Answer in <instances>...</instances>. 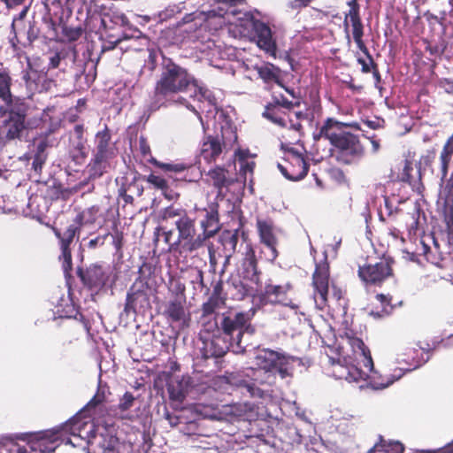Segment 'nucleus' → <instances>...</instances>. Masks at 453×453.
<instances>
[{
	"label": "nucleus",
	"instance_id": "obj_1",
	"mask_svg": "<svg viewBox=\"0 0 453 453\" xmlns=\"http://www.w3.org/2000/svg\"><path fill=\"white\" fill-rule=\"evenodd\" d=\"M337 358L329 357L332 364V375L338 380L356 383L359 388H370L381 390L391 386L404 374V368H396L391 374H382L376 370L369 349L364 342L346 332L340 335L335 346ZM418 351L414 348L400 345L395 349V361L398 365L405 364L416 368ZM408 367L405 370L411 371Z\"/></svg>",
	"mask_w": 453,
	"mask_h": 453
},
{
	"label": "nucleus",
	"instance_id": "obj_2",
	"mask_svg": "<svg viewBox=\"0 0 453 453\" xmlns=\"http://www.w3.org/2000/svg\"><path fill=\"white\" fill-rule=\"evenodd\" d=\"M104 401V394L98 391L79 413L58 427L65 445H69L73 453H87L86 444L93 438L97 439L94 420Z\"/></svg>",
	"mask_w": 453,
	"mask_h": 453
},
{
	"label": "nucleus",
	"instance_id": "obj_3",
	"mask_svg": "<svg viewBox=\"0 0 453 453\" xmlns=\"http://www.w3.org/2000/svg\"><path fill=\"white\" fill-rule=\"evenodd\" d=\"M190 86L196 87L195 78L185 68L169 62L165 65L160 78L156 83L155 93L158 100H164L161 105H185L194 111L203 123V118L198 111L180 96Z\"/></svg>",
	"mask_w": 453,
	"mask_h": 453
},
{
	"label": "nucleus",
	"instance_id": "obj_4",
	"mask_svg": "<svg viewBox=\"0 0 453 453\" xmlns=\"http://www.w3.org/2000/svg\"><path fill=\"white\" fill-rule=\"evenodd\" d=\"M64 441L58 427L34 434H22L15 437L4 435L0 437V453H28L26 445L32 451L50 453Z\"/></svg>",
	"mask_w": 453,
	"mask_h": 453
},
{
	"label": "nucleus",
	"instance_id": "obj_5",
	"mask_svg": "<svg viewBox=\"0 0 453 453\" xmlns=\"http://www.w3.org/2000/svg\"><path fill=\"white\" fill-rule=\"evenodd\" d=\"M319 137H324L337 150L339 161L349 164L360 158L364 153L357 137L347 130L343 123L329 119L320 128Z\"/></svg>",
	"mask_w": 453,
	"mask_h": 453
},
{
	"label": "nucleus",
	"instance_id": "obj_6",
	"mask_svg": "<svg viewBox=\"0 0 453 453\" xmlns=\"http://www.w3.org/2000/svg\"><path fill=\"white\" fill-rule=\"evenodd\" d=\"M194 93V98L201 102L203 106L200 107L202 111H205L206 123L203 121L202 125L203 129L209 128L210 121L211 119H214V127L217 129V124L221 131L222 139L228 143H234L237 141V134L235 128L226 119L225 114L222 111H219L217 108L216 98L212 92L203 87H198L196 85Z\"/></svg>",
	"mask_w": 453,
	"mask_h": 453
},
{
	"label": "nucleus",
	"instance_id": "obj_7",
	"mask_svg": "<svg viewBox=\"0 0 453 453\" xmlns=\"http://www.w3.org/2000/svg\"><path fill=\"white\" fill-rule=\"evenodd\" d=\"M236 21L228 19V22L235 24L239 27L240 34H246L250 28L255 33V41L259 49L275 57L277 51L276 41L273 36L270 27L263 21L255 19L250 13L238 12L236 13Z\"/></svg>",
	"mask_w": 453,
	"mask_h": 453
},
{
	"label": "nucleus",
	"instance_id": "obj_8",
	"mask_svg": "<svg viewBox=\"0 0 453 453\" xmlns=\"http://www.w3.org/2000/svg\"><path fill=\"white\" fill-rule=\"evenodd\" d=\"M255 365L257 369L265 371V373L278 372L281 379L292 376L293 370L301 361L290 356L262 349L255 352Z\"/></svg>",
	"mask_w": 453,
	"mask_h": 453
},
{
	"label": "nucleus",
	"instance_id": "obj_9",
	"mask_svg": "<svg viewBox=\"0 0 453 453\" xmlns=\"http://www.w3.org/2000/svg\"><path fill=\"white\" fill-rule=\"evenodd\" d=\"M250 316L249 313L238 312L223 319L221 326L225 334L230 337V346L234 353L239 354L244 351L241 346V338L243 334H251L253 329L250 326Z\"/></svg>",
	"mask_w": 453,
	"mask_h": 453
},
{
	"label": "nucleus",
	"instance_id": "obj_10",
	"mask_svg": "<svg viewBox=\"0 0 453 453\" xmlns=\"http://www.w3.org/2000/svg\"><path fill=\"white\" fill-rule=\"evenodd\" d=\"M178 230V240L173 245H179L180 252H193L201 248L204 242V237L196 235L194 220L187 215L181 216L175 222Z\"/></svg>",
	"mask_w": 453,
	"mask_h": 453
},
{
	"label": "nucleus",
	"instance_id": "obj_11",
	"mask_svg": "<svg viewBox=\"0 0 453 453\" xmlns=\"http://www.w3.org/2000/svg\"><path fill=\"white\" fill-rule=\"evenodd\" d=\"M23 81L29 94L49 91L55 81L48 77L47 73L34 68L30 62L27 63V68L23 72Z\"/></svg>",
	"mask_w": 453,
	"mask_h": 453
},
{
	"label": "nucleus",
	"instance_id": "obj_12",
	"mask_svg": "<svg viewBox=\"0 0 453 453\" xmlns=\"http://www.w3.org/2000/svg\"><path fill=\"white\" fill-rule=\"evenodd\" d=\"M278 168L281 173L290 180H299L303 179L308 171L307 164L303 157L294 150L287 152L285 164H278Z\"/></svg>",
	"mask_w": 453,
	"mask_h": 453
},
{
	"label": "nucleus",
	"instance_id": "obj_13",
	"mask_svg": "<svg viewBox=\"0 0 453 453\" xmlns=\"http://www.w3.org/2000/svg\"><path fill=\"white\" fill-rule=\"evenodd\" d=\"M257 231L260 237V242L265 245L267 250L264 251L265 258L268 261H274L278 257L277 235L273 225L270 221L258 219L257 222Z\"/></svg>",
	"mask_w": 453,
	"mask_h": 453
},
{
	"label": "nucleus",
	"instance_id": "obj_14",
	"mask_svg": "<svg viewBox=\"0 0 453 453\" xmlns=\"http://www.w3.org/2000/svg\"><path fill=\"white\" fill-rule=\"evenodd\" d=\"M349 26H351L352 27L353 39L357 48L364 53H366L367 49L362 39L364 35V27L359 17L358 7L355 3L350 5V9L344 19V27L345 31L347 33V39L349 42V36L348 35V28Z\"/></svg>",
	"mask_w": 453,
	"mask_h": 453
},
{
	"label": "nucleus",
	"instance_id": "obj_15",
	"mask_svg": "<svg viewBox=\"0 0 453 453\" xmlns=\"http://www.w3.org/2000/svg\"><path fill=\"white\" fill-rule=\"evenodd\" d=\"M315 288L314 300L318 308L323 309L327 301L328 294V266L324 264L316 267L313 274Z\"/></svg>",
	"mask_w": 453,
	"mask_h": 453
},
{
	"label": "nucleus",
	"instance_id": "obj_16",
	"mask_svg": "<svg viewBox=\"0 0 453 453\" xmlns=\"http://www.w3.org/2000/svg\"><path fill=\"white\" fill-rule=\"evenodd\" d=\"M391 274V268L388 261L381 260L374 265L360 266L358 275L365 283H380Z\"/></svg>",
	"mask_w": 453,
	"mask_h": 453
},
{
	"label": "nucleus",
	"instance_id": "obj_17",
	"mask_svg": "<svg viewBox=\"0 0 453 453\" xmlns=\"http://www.w3.org/2000/svg\"><path fill=\"white\" fill-rule=\"evenodd\" d=\"M25 128V117L18 112H10L0 127V139L3 141L18 138Z\"/></svg>",
	"mask_w": 453,
	"mask_h": 453
},
{
	"label": "nucleus",
	"instance_id": "obj_18",
	"mask_svg": "<svg viewBox=\"0 0 453 453\" xmlns=\"http://www.w3.org/2000/svg\"><path fill=\"white\" fill-rule=\"evenodd\" d=\"M140 406L137 405L134 396L127 392L119 399V403L112 409V415L120 419L134 420L138 417Z\"/></svg>",
	"mask_w": 453,
	"mask_h": 453
},
{
	"label": "nucleus",
	"instance_id": "obj_19",
	"mask_svg": "<svg viewBox=\"0 0 453 453\" xmlns=\"http://www.w3.org/2000/svg\"><path fill=\"white\" fill-rule=\"evenodd\" d=\"M77 232V226L72 225L61 234L58 230H55L56 235L60 239L62 255L60 258L63 260V267L65 271L72 267V256L69 250V245L73 242Z\"/></svg>",
	"mask_w": 453,
	"mask_h": 453
},
{
	"label": "nucleus",
	"instance_id": "obj_20",
	"mask_svg": "<svg viewBox=\"0 0 453 453\" xmlns=\"http://www.w3.org/2000/svg\"><path fill=\"white\" fill-rule=\"evenodd\" d=\"M343 419V422L335 425V427L340 434H347V438L346 440L340 438L336 443L338 444L341 453H347L349 449H354L356 447L354 441L355 427L352 423L347 422L349 420L347 418Z\"/></svg>",
	"mask_w": 453,
	"mask_h": 453
},
{
	"label": "nucleus",
	"instance_id": "obj_21",
	"mask_svg": "<svg viewBox=\"0 0 453 453\" xmlns=\"http://www.w3.org/2000/svg\"><path fill=\"white\" fill-rule=\"evenodd\" d=\"M190 384L191 379L189 376L176 377L171 380L168 384V392L171 399L182 402L188 393Z\"/></svg>",
	"mask_w": 453,
	"mask_h": 453
},
{
	"label": "nucleus",
	"instance_id": "obj_22",
	"mask_svg": "<svg viewBox=\"0 0 453 453\" xmlns=\"http://www.w3.org/2000/svg\"><path fill=\"white\" fill-rule=\"evenodd\" d=\"M221 152L222 145L219 138L208 136L202 144L200 158H203L207 163H211L216 160Z\"/></svg>",
	"mask_w": 453,
	"mask_h": 453
},
{
	"label": "nucleus",
	"instance_id": "obj_23",
	"mask_svg": "<svg viewBox=\"0 0 453 453\" xmlns=\"http://www.w3.org/2000/svg\"><path fill=\"white\" fill-rule=\"evenodd\" d=\"M235 157L240 165V173L244 176L245 180H247V174L250 173L252 175L256 157V154L251 153L248 149H238L235 151Z\"/></svg>",
	"mask_w": 453,
	"mask_h": 453
},
{
	"label": "nucleus",
	"instance_id": "obj_24",
	"mask_svg": "<svg viewBox=\"0 0 453 453\" xmlns=\"http://www.w3.org/2000/svg\"><path fill=\"white\" fill-rule=\"evenodd\" d=\"M231 348L230 344L219 336H214L211 341L204 342V356L209 357H221L226 350Z\"/></svg>",
	"mask_w": 453,
	"mask_h": 453
},
{
	"label": "nucleus",
	"instance_id": "obj_25",
	"mask_svg": "<svg viewBox=\"0 0 453 453\" xmlns=\"http://www.w3.org/2000/svg\"><path fill=\"white\" fill-rule=\"evenodd\" d=\"M82 280L90 288H100L104 285L106 277L102 267L98 265L90 266L85 274L81 275Z\"/></svg>",
	"mask_w": 453,
	"mask_h": 453
},
{
	"label": "nucleus",
	"instance_id": "obj_26",
	"mask_svg": "<svg viewBox=\"0 0 453 453\" xmlns=\"http://www.w3.org/2000/svg\"><path fill=\"white\" fill-rule=\"evenodd\" d=\"M205 212L206 219L201 222L204 239L212 236L219 229L217 210L211 208L210 211L205 210Z\"/></svg>",
	"mask_w": 453,
	"mask_h": 453
},
{
	"label": "nucleus",
	"instance_id": "obj_27",
	"mask_svg": "<svg viewBox=\"0 0 453 453\" xmlns=\"http://www.w3.org/2000/svg\"><path fill=\"white\" fill-rule=\"evenodd\" d=\"M110 134L107 130L98 132L96 136V160L102 162L107 157V148L109 145Z\"/></svg>",
	"mask_w": 453,
	"mask_h": 453
},
{
	"label": "nucleus",
	"instance_id": "obj_28",
	"mask_svg": "<svg viewBox=\"0 0 453 453\" xmlns=\"http://www.w3.org/2000/svg\"><path fill=\"white\" fill-rule=\"evenodd\" d=\"M167 316L176 322H184L186 319V312L183 304L180 301L170 302L165 311Z\"/></svg>",
	"mask_w": 453,
	"mask_h": 453
},
{
	"label": "nucleus",
	"instance_id": "obj_29",
	"mask_svg": "<svg viewBox=\"0 0 453 453\" xmlns=\"http://www.w3.org/2000/svg\"><path fill=\"white\" fill-rule=\"evenodd\" d=\"M265 293L268 296V298L272 302H277L284 303L285 305H290V307L293 310L297 309V305L296 304H288L287 303H284L285 297L284 295L286 293V288L281 286H275V285H268L265 288Z\"/></svg>",
	"mask_w": 453,
	"mask_h": 453
},
{
	"label": "nucleus",
	"instance_id": "obj_30",
	"mask_svg": "<svg viewBox=\"0 0 453 453\" xmlns=\"http://www.w3.org/2000/svg\"><path fill=\"white\" fill-rule=\"evenodd\" d=\"M98 214V208L93 206L84 210L77 215L75 223L80 226H92L95 224Z\"/></svg>",
	"mask_w": 453,
	"mask_h": 453
},
{
	"label": "nucleus",
	"instance_id": "obj_31",
	"mask_svg": "<svg viewBox=\"0 0 453 453\" xmlns=\"http://www.w3.org/2000/svg\"><path fill=\"white\" fill-rule=\"evenodd\" d=\"M375 301L377 303V311H372L371 314L376 317H382L384 315L389 314L393 306L390 303V298L388 296L380 294L375 296Z\"/></svg>",
	"mask_w": 453,
	"mask_h": 453
},
{
	"label": "nucleus",
	"instance_id": "obj_32",
	"mask_svg": "<svg viewBox=\"0 0 453 453\" xmlns=\"http://www.w3.org/2000/svg\"><path fill=\"white\" fill-rule=\"evenodd\" d=\"M403 446L398 441L375 445L369 453H403Z\"/></svg>",
	"mask_w": 453,
	"mask_h": 453
},
{
	"label": "nucleus",
	"instance_id": "obj_33",
	"mask_svg": "<svg viewBox=\"0 0 453 453\" xmlns=\"http://www.w3.org/2000/svg\"><path fill=\"white\" fill-rule=\"evenodd\" d=\"M11 77L10 75L4 72L0 71V98H2L4 102H11Z\"/></svg>",
	"mask_w": 453,
	"mask_h": 453
},
{
	"label": "nucleus",
	"instance_id": "obj_34",
	"mask_svg": "<svg viewBox=\"0 0 453 453\" xmlns=\"http://www.w3.org/2000/svg\"><path fill=\"white\" fill-rule=\"evenodd\" d=\"M100 440L103 441H98L102 453H115V448L118 444V439L112 435H109L107 437L100 436Z\"/></svg>",
	"mask_w": 453,
	"mask_h": 453
},
{
	"label": "nucleus",
	"instance_id": "obj_35",
	"mask_svg": "<svg viewBox=\"0 0 453 453\" xmlns=\"http://www.w3.org/2000/svg\"><path fill=\"white\" fill-rule=\"evenodd\" d=\"M257 73H258L259 76L265 81H272L277 78L274 67L272 65H264V66L257 68Z\"/></svg>",
	"mask_w": 453,
	"mask_h": 453
},
{
	"label": "nucleus",
	"instance_id": "obj_36",
	"mask_svg": "<svg viewBox=\"0 0 453 453\" xmlns=\"http://www.w3.org/2000/svg\"><path fill=\"white\" fill-rule=\"evenodd\" d=\"M147 181L153 185L155 188L162 190V192L166 190L168 188L167 181L164 178L153 173L148 176Z\"/></svg>",
	"mask_w": 453,
	"mask_h": 453
},
{
	"label": "nucleus",
	"instance_id": "obj_37",
	"mask_svg": "<svg viewBox=\"0 0 453 453\" xmlns=\"http://www.w3.org/2000/svg\"><path fill=\"white\" fill-rule=\"evenodd\" d=\"M209 175L213 179L214 185L217 187H220L224 184L226 180L225 172L221 168H216L210 171Z\"/></svg>",
	"mask_w": 453,
	"mask_h": 453
},
{
	"label": "nucleus",
	"instance_id": "obj_38",
	"mask_svg": "<svg viewBox=\"0 0 453 453\" xmlns=\"http://www.w3.org/2000/svg\"><path fill=\"white\" fill-rule=\"evenodd\" d=\"M155 164H156V165H157L158 167H160L165 171H171V172H176V173L182 172L186 168L185 165L182 164L172 165V164H164V163H159V162H156Z\"/></svg>",
	"mask_w": 453,
	"mask_h": 453
},
{
	"label": "nucleus",
	"instance_id": "obj_39",
	"mask_svg": "<svg viewBox=\"0 0 453 453\" xmlns=\"http://www.w3.org/2000/svg\"><path fill=\"white\" fill-rule=\"evenodd\" d=\"M35 145L37 149L36 153L44 154V150L50 145V143L46 138H40L35 141Z\"/></svg>",
	"mask_w": 453,
	"mask_h": 453
},
{
	"label": "nucleus",
	"instance_id": "obj_40",
	"mask_svg": "<svg viewBox=\"0 0 453 453\" xmlns=\"http://www.w3.org/2000/svg\"><path fill=\"white\" fill-rule=\"evenodd\" d=\"M182 211L179 209H174L173 207H169L167 208L165 212H164V215H163V218L165 219H172V218H174L176 216H180V218L181 216H183L184 214L181 213Z\"/></svg>",
	"mask_w": 453,
	"mask_h": 453
},
{
	"label": "nucleus",
	"instance_id": "obj_41",
	"mask_svg": "<svg viewBox=\"0 0 453 453\" xmlns=\"http://www.w3.org/2000/svg\"><path fill=\"white\" fill-rule=\"evenodd\" d=\"M45 158L46 157L44 154L36 153L35 159L33 161V166L35 171L42 167V164L45 161Z\"/></svg>",
	"mask_w": 453,
	"mask_h": 453
},
{
	"label": "nucleus",
	"instance_id": "obj_42",
	"mask_svg": "<svg viewBox=\"0 0 453 453\" xmlns=\"http://www.w3.org/2000/svg\"><path fill=\"white\" fill-rule=\"evenodd\" d=\"M420 453H453V441L443 448L435 450L422 451Z\"/></svg>",
	"mask_w": 453,
	"mask_h": 453
},
{
	"label": "nucleus",
	"instance_id": "obj_43",
	"mask_svg": "<svg viewBox=\"0 0 453 453\" xmlns=\"http://www.w3.org/2000/svg\"><path fill=\"white\" fill-rule=\"evenodd\" d=\"M312 0H291L292 8H301L307 6Z\"/></svg>",
	"mask_w": 453,
	"mask_h": 453
},
{
	"label": "nucleus",
	"instance_id": "obj_44",
	"mask_svg": "<svg viewBox=\"0 0 453 453\" xmlns=\"http://www.w3.org/2000/svg\"><path fill=\"white\" fill-rule=\"evenodd\" d=\"M60 63V56L58 53H56L54 56H52L50 58V67L51 68H57L59 65Z\"/></svg>",
	"mask_w": 453,
	"mask_h": 453
},
{
	"label": "nucleus",
	"instance_id": "obj_45",
	"mask_svg": "<svg viewBox=\"0 0 453 453\" xmlns=\"http://www.w3.org/2000/svg\"><path fill=\"white\" fill-rule=\"evenodd\" d=\"M441 343L445 348L453 347V334L443 339Z\"/></svg>",
	"mask_w": 453,
	"mask_h": 453
},
{
	"label": "nucleus",
	"instance_id": "obj_46",
	"mask_svg": "<svg viewBox=\"0 0 453 453\" xmlns=\"http://www.w3.org/2000/svg\"><path fill=\"white\" fill-rule=\"evenodd\" d=\"M164 196L168 199V200H174L178 197V195L177 193L172 191V190H169L168 188L166 190H165L163 192Z\"/></svg>",
	"mask_w": 453,
	"mask_h": 453
},
{
	"label": "nucleus",
	"instance_id": "obj_47",
	"mask_svg": "<svg viewBox=\"0 0 453 453\" xmlns=\"http://www.w3.org/2000/svg\"><path fill=\"white\" fill-rule=\"evenodd\" d=\"M332 296L335 299V300H340L342 298V292L340 288H335L334 286L332 287Z\"/></svg>",
	"mask_w": 453,
	"mask_h": 453
},
{
	"label": "nucleus",
	"instance_id": "obj_48",
	"mask_svg": "<svg viewBox=\"0 0 453 453\" xmlns=\"http://www.w3.org/2000/svg\"><path fill=\"white\" fill-rule=\"evenodd\" d=\"M163 235H164V238H165V242L166 243H170V241H171V238H172V235H173L172 230L164 231L163 232Z\"/></svg>",
	"mask_w": 453,
	"mask_h": 453
},
{
	"label": "nucleus",
	"instance_id": "obj_49",
	"mask_svg": "<svg viewBox=\"0 0 453 453\" xmlns=\"http://www.w3.org/2000/svg\"><path fill=\"white\" fill-rule=\"evenodd\" d=\"M371 143H372V151L373 152H377L380 149V143L375 141V140H372L371 141Z\"/></svg>",
	"mask_w": 453,
	"mask_h": 453
},
{
	"label": "nucleus",
	"instance_id": "obj_50",
	"mask_svg": "<svg viewBox=\"0 0 453 453\" xmlns=\"http://www.w3.org/2000/svg\"><path fill=\"white\" fill-rule=\"evenodd\" d=\"M341 242H342V240H341V239H339V240L335 242V244H334V246H328V247H327V249H326V252H328V249H329L330 247H332L333 250H334V252H336V250H337L338 247H339V246H340V244H341Z\"/></svg>",
	"mask_w": 453,
	"mask_h": 453
},
{
	"label": "nucleus",
	"instance_id": "obj_51",
	"mask_svg": "<svg viewBox=\"0 0 453 453\" xmlns=\"http://www.w3.org/2000/svg\"><path fill=\"white\" fill-rule=\"evenodd\" d=\"M230 242L233 245V247H234L237 242V237L235 235H232L230 237Z\"/></svg>",
	"mask_w": 453,
	"mask_h": 453
},
{
	"label": "nucleus",
	"instance_id": "obj_52",
	"mask_svg": "<svg viewBox=\"0 0 453 453\" xmlns=\"http://www.w3.org/2000/svg\"><path fill=\"white\" fill-rule=\"evenodd\" d=\"M119 19L120 20V24L121 25H126L127 24V18L124 15H120L119 17Z\"/></svg>",
	"mask_w": 453,
	"mask_h": 453
},
{
	"label": "nucleus",
	"instance_id": "obj_53",
	"mask_svg": "<svg viewBox=\"0 0 453 453\" xmlns=\"http://www.w3.org/2000/svg\"><path fill=\"white\" fill-rule=\"evenodd\" d=\"M332 418L335 420L338 419V412L337 411H334L333 415H332Z\"/></svg>",
	"mask_w": 453,
	"mask_h": 453
},
{
	"label": "nucleus",
	"instance_id": "obj_54",
	"mask_svg": "<svg viewBox=\"0 0 453 453\" xmlns=\"http://www.w3.org/2000/svg\"><path fill=\"white\" fill-rule=\"evenodd\" d=\"M448 226H449V231H453V222H452V224H451V223L449 221V222H448Z\"/></svg>",
	"mask_w": 453,
	"mask_h": 453
},
{
	"label": "nucleus",
	"instance_id": "obj_55",
	"mask_svg": "<svg viewBox=\"0 0 453 453\" xmlns=\"http://www.w3.org/2000/svg\"><path fill=\"white\" fill-rule=\"evenodd\" d=\"M293 127H294V128L296 130H298L301 127V125L300 124H295V125H293Z\"/></svg>",
	"mask_w": 453,
	"mask_h": 453
},
{
	"label": "nucleus",
	"instance_id": "obj_56",
	"mask_svg": "<svg viewBox=\"0 0 453 453\" xmlns=\"http://www.w3.org/2000/svg\"><path fill=\"white\" fill-rule=\"evenodd\" d=\"M254 380H258V381H260L261 383H263V382H264V380H259L257 377H256Z\"/></svg>",
	"mask_w": 453,
	"mask_h": 453
},
{
	"label": "nucleus",
	"instance_id": "obj_57",
	"mask_svg": "<svg viewBox=\"0 0 453 453\" xmlns=\"http://www.w3.org/2000/svg\"><path fill=\"white\" fill-rule=\"evenodd\" d=\"M363 69H364V71H365V72H367V71H368V69L366 68V66H365V65H364Z\"/></svg>",
	"mask_w": 453,
	"mask_h": 453
},
{
	"label": "nucleus",
	"instance_id": "obj_58",
	"mask_svg": "<svg viewBox=\"0 0 453 453\" xmlns=\"http://www.w3.org/2000/svg\"><path fill=\"white\" fill-rule=\"evenodd\" d=\"M274 122H278L279 124H281V120L274 119Z\"/></svg>",
	"mask_w": 453,
	"mask_h": 453
},
{
	"label": "nucleus",
	"instance_id": "obj_59",
	"mask_svg": "<svg viewBox=\"0 0 453 453\" xmlns=\"http://www.w3.org/2000/svg\"><path fill=\"white\" fill-rule=\"evenodd\" d=\"M89 243H90V245H94L95 241H93V240H92V241H90V242H89Z\"/></svg>",
	"mask_w": 453,
	"mask_h": 453
},
{
	"label": "nucleus",
	"instance_id": "obj_60",
	"mask_svg": "<svg viewBox=\"0 0 453 453\" xmlns=\"http://www.w3.org/2000/svg\"><path fill=\"white\" fill-rule=\"evenodd\" d=\"M317 183L319 186H320V181L317 179Z\"/></svg>",
	"mask_w": 453,
	"mask_h": 453
}]
</instances>
